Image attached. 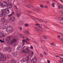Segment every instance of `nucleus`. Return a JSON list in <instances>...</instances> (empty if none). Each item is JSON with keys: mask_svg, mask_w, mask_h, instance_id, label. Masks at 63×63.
<instances>
[{"mask_svg": "<svg viewBox=\"0 0 63 63\" xmlns=\"http://www.w3.org/2000/svg\"><path fill=\"white\" fill-rule=\"evenodd\" d=\"M30 13H31L32 14H34L33 12L31 11H25V14L26 15H28L29 16H31L32 17V19L33 20H35L36 21H38V20H39L37 19V18H35V17L31 15Z\"/></svg>", "mask_w": 63, "mask_h": 63, "instance_id": "obj_1", "label": "nucleus"}, {"mask_svg": "<svg viewBox=\"0 0 63 63\" xmlns=\"http://www.w3.org/2000/svg\"><path fill=\"white\" fill-rule=\"evenodd\" d=\"M10 13V10L8 8H6L5 10L3 11V12H2L1 13L0 15V16H3V15H4V16H5V15L6 14H9Z\"/></svg>", "mask_w": 63, "mask_h": 63, "instance_id": "obj_2", "label": "nucleus"}, {"mask_svg": "<svg viewBox=\"0 0 63 63\" xmlns=\"http://www.w3.org/2000/svg\"><path fill=\"white\" fill-rule=\"evenodd\" d=\"M17 38L16 37H15L12 40V41L11 42V44H13L14 43H15L14 44V46H16L17 45H18V42L17 41Z\"/></svg>", "mask_w": 63, "mask_h": 63, "instance_id": "obj_3", "label": "nucleus"}, {"mask_svg": "<svg viewBox=\"0 0 63 63\" xmlns=\"http://www.w3.org/2000/svg\"><path fill=\"white\" fill-rule=\"evenodd\" d=\"M7 59V57L5 56H3V55L1 53H0V61L1 60L2 61H5Z\"/></svg>", "mask_w": 63, "mask_h": 63, "instance_id": "obj_4", "label": "nucleus"}, {"mask_svg": "<svg viewBox=\"0 0 63 63\" xmlns=\"http://www.w3.org/2000/svg\"><path fill=\"white\" fill-rule=\"evenodd\" d=\"M22 52L23 53H25V54H27V53H28L29 54H30L31 53L30 52V49L28 48H27L25 49V51L24 50H23L22 51Z\"/></svg>", "mask_w": 63, "mask_h": 63, "instance_id": "obj_5", "label": "nucleus"}, {"mask_svg": "<svg viewBox=\"0 0 63 63\" xmlns=\"http://www.w3.org/2000/svg\"><path fill=\"white\" fill-rule=\"evenodd\" d=\"M13 27L11 26H9L6 28V31L7 32H11V31L13 30Z\"/></svg>", "mask_w": 63, "mask_h": 63, "instance_id": "obj_6", "label": "nucleus"}, {"mask_svg": "<svg viewBox=\"0 0 63 63\" xmlns=\"http://www.w3.org/2000/svg\"><path fill=\"white\" fill-rule=\"evenodd\" d=\"M17 13H18L16 14V16L18 18H19V17H20V16L21 13H22V12H21V10H20L18 11L17 12Z\"/></svg>", "mask_w": 63, "mask_h": 63, "instance_id": "obj_7", "label": "nucleus"}, {"mask_svg": "<svg viewBox=\"0 0 63 63\" xmlns=\"http://www.w3.org/2000/svg\"><path fill=\"white\" fill-rule=\"evenodd\" d=\"M25 5L26 7H28V8H34V6L32 5L25 4Z\"/></svg>", "mask_w": 63, "mask_h": 63, "instance_id": "obj_8", "label": "nucleus"}, {"mask_svg": "<svg viewBox=\"0 0 63 63\" xmlns=\"http://www.w3.org/2000/svg\"><path fill=\"white\" fill-rule=\"evenodd\" d=\"M31 61L32 63H36L37 62V59L36 58H33L32 60H31Z\"/></svg>", "mask_w": 63, "mask_h": 63, "instance_id": "obj_9", "label": "nucleus"}, {"mask_svg": "<svg viewBox=\"0 0 63 63\" xmlns=\"http://www.w3.org/2000/svg\"><path fill=\"white\" fill-rule=\"evenodd\" d=\"M36 19L38 20H37V22H38V21H40V22H44V23H47L46 22L47 20L46 19H45L44 20H39L37 18Z\"/></svg>", "mask_w": 63, "mask_h": 63, "instance_id": "obj_10", "label": "nucleus"}, {"mask_svg": "<svg viewBox=\"0 0 63 63\" xmlns=\"http://www.w3.org/2000/svg\"><path fill=\"white\" fill-rule=\"evenodd\" d=\"M14 12H13L11 14L9 15L8 16L9 18L10 19L13 16H12L14 15Z\"/></svg>", "mask_w": 63, "mask_h": 63, "instance_id": "obj_11", "label": "nucleus"}, {"mask_svg": "<svg viewBox=\"0 0 63 63\" xmlns=\"http://www.w3.org/2000/svg\"><path fill=\"white\" fill-rule=\"evenodd\" d=\"M27 59L25 58H23L24 62H27L28 61V60H29V57L28 56H27Z\"/></svg>", "mask_w": 63, "mask_h": 63, "instance_id": "obj_12", "label": "nucleus"}, {"mask_svg": "<svg viewBox=\"0 0 63 63\" xmlns=\"http://www.w3.org/2000/svg\"><path fill=\"white\" fill-rule=\"evenodd\" d=\"M34 11L38 12V13H40L41 11L38 8H34Z\"/></svg>", "mask_w": 63, "mask_h": 63, "instance_id": "obj_13", "label": "nucleus"}, {"mask_svg": "<svg viewBox=\"0 0 63 63\" xmlns=\"http://www.w3.org/2000/svg\"><path fill=\"white\" fill-rule=\"evenodd\" d=\"M2 36L3 37H4L6 35L5 34H4V33H0V38H1V37H2Z\"/></svg>", "mask_w": 63, "mask_h": 63, "instance_id": "obj_14", "label": "nucleus"}, {"mask_svg": "<svg viewBox=\"0 0 63 63\" xmlns=\"http://www.w3.org/2000/svg\"><path fill=\"white\" fill-rule=\"evenodd\" d=\"M12 21H15V17L13 16L10 19Z\"/></svg>", "mask_w": 63, "mask_h": 63, "instance_id": "obj_15", "label": "nucleus"}, {"mask_svg": "<svg viewBox=\"0 0 63 63\" xmlns=\"http://www.w3.org/2000/svg\"><path fill=\"white\" fill-rule=\"evenodd\" d=\"M59 7L58 8V9H60L61 8V9H63V6L62 5H61L60 4L58 5Z\"/></svg>", "mask_w": 63, "mask_h": 63, "instance_id": "obj_16", "label": "nucleus"}, {"mask_svg": "<svg viewBox=\"0 0 63 63\" xmlns=\"http://www.w3.org/2000/svg\"><path fill=\"white\" fill-rule=\"evenodd\" d=\"M10 63H16V62L15 60L13 59L12 60L10 61Z\"/></svg>", "mask_w": 63, "mask_h": 63, "instance_id": "obj_17", "label": "nucleus"}, {"mask_svg": "<svg viewBox=\"0 0 63 63\" xmlns=\"http://www.w3.org/2000/svg\"><path fill=\"white\" fill-rule=\"evenodd\" d=\"M13 54L14 56L15 57H16V56H17V52H15Z\"/></svg>", "mask_w": 63, "mask_h": 63, "instance_id": "obj_18", "label": "nucleus"}, {"mask_svg": "<svg viewBox=\"0 0 63 63\" xmlns=\"http://www.w3.org/2000/svg\"><path fill=\"white\" fill-rule=\"evenodd\" d=\"M6 39L7 41H10L11 39L9 36H8L7 37Z\"/></svg>", "mask_w": 63, "mask_h": 63, "instance_id": "obj_19", "label": "nucleus"}, {"mask_svg": "<svg viewBox=\"0 0 63 63\" xmlns=\"http://www.w3.org/2000/svg\"><path fill=\"white\" fill-rule=\"evenodd\" d=\"M22 43H23V45H22V46H23L24 45H25V40H22Z\"/></svg>", "mask_w": 63, "mask_h": 63, "instance_id": "obj_20", "label": "nucleus"}, {"mask_svg": "<svg viewBox=\"0 0 63 63\" xmlns=\"http://www.w3.org/2000/svg\"><path fill=\"white\" fill-rule=\"evenodd\" d=\"M20 36H21V38H25V36L23 34H21Z\"/></svg>", "mask_w": 63, "mask_h": 63, "instance_id": "obj_21", "label": "nucleus"}, {"mask_svg": "<svg viewBox=\"0 0 63 63\" xmlns=\"http://www.w3.org/2000/svg\"><path fill=\"white\" fill-rule=\"evenodd\" d=\"M11 50L12 48H8L7 51H8V52H11Z\"/></svg>", "mask_w": 63, "mask_h": 63, "instance_id": "obj_22", "label": "nucleus"}, {"mask_svg": "<svg viewBox=\"0 0 63 63\" xmlns=\"http://www.w3.org/2000/svg\"><path fill=\"white\" fill-rule=\"evenodd\" d=\"M8 6H9V9H10V8H11L12 7V6H13L12 4H11L10 5L8 4Z\"/></svg>", "mask_w": 63, "mask_h": 63, "instance_id": "obj_23", "label": "nucleus"}, {"mask_svg": "<svg viewBox=\"0 0 63 63\" xmlns=\"http://www.w3.org/2000/svg\"><path fill=\"white\" fill-rule=\"evenodd\" d=\"M62 57H63V55H59V57L60 58V59H63V58H61Z\"/></svg>", "mask_w": 63, "mask_h": 63, "instance_id": "obj_24", "label": "nucleus"}, {"mask_svg": "<svg viewBox=\"0 0 63 63\" xmlns=\"http://www.w3.org/2000/svg\"><path fill=\"white\" fill-rule=\"evenodd\" d=\"M35 25H37V26H39V27H42V26L40 24H35Z\"/></svg>", "mask_w": 63, "mask_h": 63, "instance_id": "obj_25", "label": "nucleus"}, {"mask_svg": "<svg viewBox=\"0 0 63 63\" xmlns=\"http://www.w3.org/2000/svg\"><path fill=\"white\" fill-rule=\"evenodd\" d=\"M0 5L1 6L2 8H4V5L3 3H0Z\"/></svg>", "mask_w": 63, "mask_h": 63, "instance_id": "obj_26", "label": "nucleus"}, {"mask_svg": "<svg viewBox=\"0 0 63 63\" xmlns=\"http://www.w3.org/2000/svg\"><path fill=\"white\" fill-rule=\"evenodd\" d=\"M5 3L6 4L4 5V7H5V6L8 7V4H7V2L5 1Z\"/></svg>", "mask_w": 63, "mask_h": 63, "instance_id": "obj_27", "label": "nucleus"}, {"mask_svg": "<svg viewBox=\"0 0 63 63\" xmlns=\"http://www.w3.org/2000/svg\"><path fill=\"white\" fill-rule=\"evenodd\" d=\"M25 27H28L29 26V24H28L26 23L24 25Z\"/></svg>", "mask_w": 63, "mask_h": 63, "instance_id": "obj_28", "label": "nucleus"}, {"mask_svg": "<svg viewBox=\"0 0 63 63\" xmlns=\"http://www.w3.org/2000/svg\"><path fill=\"white\" fill-rule=\"evenodd\" d=\"M52 5L53 7H55V3H53L52 4Z\"/></svg>", "mask_w": 63, "mask_h": 63, "instance_id": "obj_29", "label": "nucleus"}, {"mask_svg": "<svg viewBox=\"0 0 63 63\" xmlns=\"http://www.w3.org/2000/svg\"><path fill=\"white\" fill-rule=\"evenodd\" d=\"M43 37L45 39H47V38L46 36H45L44 35H43Z\"/></svg>", "mask_w": 63, "mask_h": 63, "instance_id": "obj_30", "label": "nucleus"}, {"mask_svg": "<svg viewBox=\"0 0 63 63\" xmlns=\"http://www.w3.org/2000/svg\"><path fill=\"white\" fill-rule=\"evenodd\" d=\"M18 28L19 29L20 31H21L22 30V27H19Z\"/></svg>", "mask_w": 63, "mask_h": 63, "instance_id": "obj_31", "label": "nucleus"}, {"mask_svg": "<svg viewBox=\"0 0 63 63\" xmlns=\"http://www.w3.org/2000/svg\"><path fill=\"white\" fill-rule=\"evenodd\" d=\"M34 52H33V51H32L31 52V56H33V55H34Z\"/></svg>", "mask_w": 63, "mask_h": 63, "instance_id": "obj_32", "label": "nucleus"}, {"mask_svg": "<svg viewBox=\"0 0 63 63\" xmlns=\"http://www.w3.org/2000/svg\"><path fill=\"white\" fill-rule=\"evenodd\" d=\"M40 6L41 8H44V6L43 5L40 4Z\"/></svg>", "mask_w": 63, "mask_h": 63, "instance_id": "obj_33", "label": "nucleus"}, {"mask_svg": "<svg viewBox=\"0 0 63 63\" xmlns=\"http://www.w3.org/2000/svg\"><path fill=\"white\" fill-rule=\"evenodd\" d=\"M20 48H21V47L20 46H18V50H21V49Z\"/></svg>", "mask_w": 63, "mask_h": 63, "instance_id": "obj_34", "label": "nucleus"}, {"mask_svg": "<svg viewBox=\"0 0 63 63\" xmlns=\"http://www.w3.org/2000/svg\"><path fill=\"white\" fill-rule=\"evenodd\" d=\"M14 7H15L16 9V10L17 9V6H16V5H14Z\"/></svg>", "mask_w": 63, "mask_h": 63, "instance_id": "obj_35", "label": "nucleus"}, {"mask_svg": "<svg viewBox=\"0 0 63 63\" xmlns=\"http://www.w3.org/2000/svg\"><path fill=\"white\" fill-rule=\"evenodd\" d=\"M8 48L9 47H5L4 48V49H5V50H8Z\"/></svg>", "mask_w": 63, "mask_h": 63, "instance_id": "obj_36", "label": "nucleus"}, {"mask_svg": "<svg viewBox=\"0 0 63 63\" xmlns=\"http://www.w3.org/2000/svg\"><path fill=\"white\" fill-rule=\"evenodd\" d=\"M21 62H22V63H23V62H24V60L23 59L21 61Z\"/></svg>", "mask_w": 63, "mask_h": 63, "instance_id": "obj_37", "label": "nucleus"}, {"mask_svg": "<svg viewBox=\"0 0 63 63\" xmlns=\"http://www.w3.org/2000/svg\"><path fill=\"white\" fill-rule=\"evenodd\" d=\"M45 42V41L44 40H42V39H41L40 40V43H41V42Z\"/></svg>", "mask_w": 63, "mask_h": 63, "instance_id": "obj_38", "label": "nucleus"}, {"mask_svg": "<svg viewBox=\"0 0 63 63\" xmlns=\"http://www.w3.org/2000/svg\"><path fill=\"white\" fill-rule=\"evenodd\" d=\"M4 27H5L6 28L7 27V28L8 27V25H7V24H5L4 25Z\"/></svg>", "mask_w": 63, "mask_h": 63, "instance_id": "obj_39", "label": "nucleus"}, {"mask_svg": "<svg viewBox=\"0 0 63 63\" xmlns=\"http://www.w3.org/2000/svg\"><path fill=\"white\" fill-rule=\"evenodd\" d=\"M44 7L45 8V9H47L48 8V6L45 5Z\"/></svg>", "mask_w": 63, "mask_h": 63, "instance_id": "obj_40", "label": "nucleus"}, {"mask_svg": "<svg viewBox=\"0 0 63 63\" xmlns=\"http://www.w3.org/2000/svg\"><path fill=\"white\" fill-rule=\"evenodd\" d=\"M9 37V38H10V39H11L12 38H13V35H10Z\"/></svg>", "mask_w": 63, "mask_h": 63, "instance_id": "obj_41", "label": "nucleus"}, {"mask_svg": "<svg viewBox=\"0 0 63 63\" xmlns=\"http://www.w3.org/2000/svg\"><path fill=\"white\" fill-rule=\"evenodd\" d=\"M25 32L26 34H29V32L28 31H26Z\"/></svg>", "mask_w": 63, "mask_h": 63, "instance_id": "obj_42", "label": "nucleus"}, {"mask_svg": "<svg viewBox=\"0 0 63 63\" xmlns=\"http://www.w3.org/2000/svg\"><path fill=\"white\" fill-rule=\"evenodd\" d=\"M23 24V22H22V21H21L20 22V25H22V24Z\"/></svg>", "mask_w": 63, "mask_h": 63, "instance_id": "obj_43", "label": "nucleus"}, {"mask_svg": "<svg viewBox=\"0 0 63 63\" xmlns=\"http://www.w3.org/2000/svg\"><path fill=\"white\" fill-rule=\"evenodd\" d=\"M61 24H63V21L62 20H61Z\"/></svg>", "mask_w": 63, "mask_h": 63, "instance_id": "obj_44", "label": "nucleus"}, {"mask_svg": "<svg viewBox=\"0 0 63 63\" xmlns=\"http://www.w3.org/2000/svg\"><path fill=\"white\" fill-rule=\"evenodd\" d=\"M60 41H62V42H63V38H61L60 39Z\"/></svg>", "mask_w": 63, "mask_h": 63, "instance_id": "obj_45", "label": "nucleus"}, {"mask_svg": "<svg viewBox=\"0 0 63 63\" xmlns=\"http://www.w3.org/2000/svg\"><path fill=\"white\" fill-rule=\"evenodd\" d=\"M40 56H41V57H44V56H43V54H40Z\"/></svg>", "mask_w": 63, "mask_h": 63, "instance_id": "obj_46", "label": "nucleus"}, {"mask_svg": "<svg viewBox=\"0 0 63 63\" xmlns=\"http://www.w3.org/2000/svg\"><path fill=\"white\" fill-rule=\"evenodd\" d=\"M47 62L48 63H50V61L49 60H47Z\"/></svg>", "mask_w": 63, "mask_h": 63, "instance_id": "obj_47", "label": "nucleus"}, {"mask_svg": "<svg viewBox=\"0 0 63 63\" xmlns=\"http://www.w3.org/2000/svg\"><path fill=\"white\" fill-rule=\"evenodd\" d=\"M60 13H61L62 14H63V11L61 10L60 11Z\"/></svg>", "mask_w": 63, "mask_h": 63, "instance_id": "obj_48", "label": "nucleus"}, {"mask_svg": "<svg viewBox=\"0 0 63 63\" xmlns=\"http://www.w3.org/2000/svg\"><path fill=\"white\" fill-rule=\"evenodd\" d=\"M44 27L45 28H47V27L46 26H44Z\"/></svg>", "mask_w": 63, "mask_h": 63, "instance_id": "obj_49", "label": "nucleus"}, {"mask_svg": "<svg viewBox=\"0 0 63 63\" xmlns=\"http://www.w3.org/2000/svg\"><path fill=\"white\" fill-rule=\"evenodd\" d=\"M26 40H27V41H29V40H30V39L27 38H26Z\"/></svg>", "mask_w": 63, "mask_h": 63, "instance_id": "obj_50", "label": "nucleus"}, {"mask_svg": "<svg viewBox=\"0 0 63 63\" xmlns=\"http://www.w3.org/2000/svg\"><path fill=\"white\" fill-rule=\"evenodd\" d=\"M57 37L58 38H59V39H60V38L61 36H60L58 35Z\"/></svg>", "mask_w": 63, "mask_h": 63, "instance_id": "obj_51", "label": "nucleus"}, {"mask_svg": "<svg viewBox=\"0 0 63 63\" xmlns=\"http://www.w3.org/2000/svg\"><path fill=\"white\" fill-rule=\"evenodd\" d=\"M50 44L51 45H53V46H54V43H50Z\"/></svg>", "mask_w": 63, "mask_h": 63, "instance_id": "obj_52", "label": "nucleus"}, {"mask_svg": "<svg viewBox=\"0 0 63 63\" xmlns=\"http://www.w3.org/2000/svg\"><path fill=\"white\" fill-rule=\"evenodd\" d=\"M31 49H33V46H31Z\"/></svg>", "mask_w": 63, "mask_h": 63, "instance_id": "obj_53", "label": "nucleus"}, {"mask_svg": "<svg viewBox=\"0 0 63 63\" xmlns=\"http://www.w3.org/2000/svg\"><path fill=\"white\" fill-rule=\"evenodd\" d=\"M56 19H59V18H58V17L57 16L56 17Z\"/></svg>", "mask_w": 63, "mask_h": 63, "instance_id": "obj_54", "label": "nucleus"}, {"mask_svg": "<svg viewBox=\"0 0 63 63\" xmlns=\"http://www.w3.org/2000/svg\"><path fill=\"white\" fill-rule=\"evenodd\" d=\"M4 19H5V18H3L1 19L2 20H4Z\"/></svg>", "mask_w": 63, "mask_h": 63, "instance_id": "obj_55", "label": "nucleus"}, {"mask_svg": "<svg viewBox=\"0 0 63 63\" xmlns=\"http://www.w3.org/2000/svg\"><path fill=\"white\" fill-rule=\"evenodd\" d=\"M44 53H45V55H47V54L46 52H44Z\"/></svg>", "mask_w": 63, "mask_h": 63, "instance_id": "obj_56", "label": "nucleus"}, {"mask_svg": "<svg viewBox=\"0 0 63 63\" xmlns=\"http://www.w3.org/2000/svg\"><path fill=\"white\" fill-rule=\"evenodd\" d=\"M60 1L61 2H62V3H63V0H60Z\"/></svg>", "mask_w": 63, "mask_h": 63, "instance_id": "obj_57", "label": "nucleus"}, {"mask_svg": "<svg viewBox=\"0 0 63 63\" xmlns=\"http://www.w3.org/2000/svg\"><path fill=\"white\" fill-rule=\"evenodd\" d=\"M61 34L63 35V32H61Z\"/></svg>", "mask_w": 63, "mask_h": 63, "instance_id": "obj_58", "label": "nucleus"}, {"mask_svg": "<svg viewBox=\"0 0 63 63\" xmlns=\"http://www.w3.org/2000/svg\"><path fill=\"white\" fill-rule=\"evenodd\" d=\"M2 43H4V41L2 40L1 42V43H2Z\"/></svg>", "mask_w": 63, "mask_h": 63, "instance_id": "obj_59", "label": "nucleus"}, {"mask_svg": "<svg viewBox=\"0 0 63 63\" xmlns=\"http://www.w3.org/2000/svg\"><path fill=\"white\" fill-rule=\"evenodd\" d=\"M55 56L57 57H59V56Z\"/></svg>", "mask_w": 63, "mask_h": 63, "instance_id": "obj_60", "label": "nucleus"}, {"mask_svg": "<svg viewBox=\"0 0 63 63\" xmlns=\"http://www.w3.org/2000/svg\"><path fill=\"white\" fill-rule=\"evenodd\" d=\"M33 28H35V29H37V28H36V27H33Z\"/></svg>", "mask_w": 63, "mask_h": 63, "instance_id": "obj_61", "label": "nucleus"}, {"mask_svg": "<svg viewBox=\"0 0 63 63\" xmlns=\"http://www.w3.org/2000/svg\"><path fill=\"white\" fill-rule=\"evenodd\" d=\"M2 39L0 40V42H1V43L2 42Z\"/></svg>", "mask_w": 63, "mask_h": 63, "instance_id": "obj_62", "label": "nucleus"}, {"mask_svg": "<svg viewBox=\"0 0 63 63\" xmlns=\"http://www.w3.org/2000/svg\"><path fill=\"white\" fill-rule=\"evenodd\" d=\"M47 3H49V1H47Z\"/></svg>", "mask_w": 63, "mask_h": 63, "instance_id": "obj_63", "label": "nucleus"}, {"mask_svg": "<svg viewBox=\"0 0 63 63\" xmlns=\"http://www.w3.org/2000/svg\"><path fill=\"white\" fill-rule=\"evenodd\" d=\"M25 42H26V43H27V41H26V40H25Z\"/></svg>", "mask_w": 63, "mask_h": 63, "instance_id": "obj_64", "label": "nucleus"}]
</instances>
